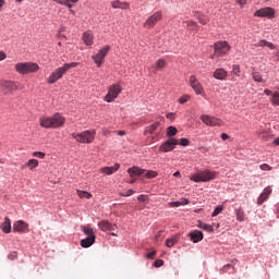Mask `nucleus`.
<instances>
[{
  "label": "nucleus",
  "instance_id": "4d7b16f0",
  "mask_svg": "<svg viewBox=\"0 0 279 279\" xmlns=\"http://www.w3.org/2000/svg\"><path fill=\"white\" fill-rule=\"evenodd\" d=\"M54 3H59V5H65V3L69 1V0H53Z\"/></svg>",
  "mask_w": 279,
  "mask_h": 279
},
{
  "label": "nucleus",
  "instance_id": "5701e85b",
  "mask_svg": "<svg viewBox=\"0 0 279 279\" xmlns=\"http://www.w3.org/2000/svg\"><path fill=\"white\" fill-rule=\"evenodd\" d=\"M94 39H95V36H93V32L87 31L83 34L84 44L87 45L88 47H90V45H93Z\"/></svg>",
  "mask_w": 279,
  "mask_h": 279
},
{
  "label": "nucleus",
  "instance_id": "f03ea898",
  "mask_svg": "<svg viewBox=\"0 0 279 279\" xmlns=\"http://www.w3.org/2000/svg\"><path fill=\"white\" fill-rule=\"evenodd\" d=\"M75 66H80V63L71 62V63L63 64V66H61V68H58L50 74V76L48 78V84H56V82L58 80H61L62 75H64V73H66V71H69L70 69H75Z\"/></svg>",
  "mask_w": 279,
  "mask_h": 279
},
{
  "label": "nucleus",
  "instance_id": "6e6d98bb",
  "mask_svg": "<svg viewBox=\"0 0 279 279\" xmlns=\"http://www.w3.org/2000/svg\"><path fill=\"white\" fill-rule=\"evenodd\" d=\"M167 119H170V121H174L175 120V113L173 112H170V113H167Z\"/></svg>",
  "mask_w": 279,
  "mask_h": 279
},
{
  "label": "nucleus",
  "instance_id": "7ed1b4c3",
  "mask_svg": "<svg viewBox=\"0 0 279 279\" xmlns=\"http://www.w3.org/2000/svg\"><path fill=\"white\" fill-rule=\"evenodd\" d=\"M219 172L211 170H202L190 177L192 182H210V180H217Z\"/></svg>",
  "mask_w": 279,
  "mask_h": 279
},
{
  "label": "nucleus",
  "instance_id": "338daca9",
  "mask_svg": "<svg viewBox=\"0 0 279 279\" xmlns=\"http://www.w3.org/2000/svg\"><path fill=\"white\" fill-rule=\"evenodd\" d=\"M3 5H5V1L4 0H0V10L3 8Z\"/></svg>",
  "mask_w": 279,
  "mask_h": 279
},
{
  "label": "nucleus",
  "instance_id": "9d476101",
  "mask_svg": "<svg viewBox=\"0 0 279 279\" xmlns=\"http://www.w3.org/2000/svg\"><path fill=\"white\" fill-rule=\"evenodd\" d=\"M108 51H110V46H105L100 50H98L96 54L92 57L95 64H97L98 68L101 66V64H104V60L106 56H108Z\"/></svg>",
  "mask_w": 279,
  "mask_h": 279
},
{
  "label": "nucleus",
  "instance_id": "1a4fd4ad",
  "mask_svg": "<svg viewBox=\"0 0 279 279\" xmlns=\"http://www.w3.org/2000/svg\"><path fill=\"white\" fill-rule=\"evenodd\" d=\"M201 120L205 125H209L210 128H221V125H223V121H221V119L208 114L201 116Z\"/></svg>",
  "mask_w": 279,
  "mask_h": 279
},
{
  "label": "nucleus",
  "instance_id": "6e6552de",
  "mask_svg": "<svg viewBox=\"0 0 279 279\" xmlns=\"http://www.w3.org/2000/svg\"><path fill=\"white\" fill-rule=\"evenodd\" d=\"M254 16L259 19H276V9L271 7H265L255 11Z\"/></svg>",
  "mask_w": 279,
  "mask_h": 279
},
{
  "label": "nucleus",
  "instance_id": "5fc2aeb1",
  "mask_svg": "<svg viewBox=\"0 0 279 279\" xmlns=\"http://www.w3.org/2000/svg\"><path fill=\"white\" fill-rule=\"evenodd\" d=\"M138 202H145L146 199H148V196L145 195V194H141L138 197H137Z\"/></svg>",
  "mask_w": 279,
  "mask_h": 279
},
{
  "label": "nucleus",
  "instance_id": "4c0bfd02",
  "mask_svg": "<svg viewBox=\"0 0 279 279\" xmlns=\"http://www.w3.org/2000/svg\"><path fill=\"white\" fill-rule=\"evenodd\" d=\"M252 76H253L254 82H258V83L265 82L263 80V75H260L258 72L253 71Z\"/></svg>",
  "mask_w": 279,
  "mask_h": 279
},
{
  "label": "nucleus",
  "instance_id": "2f4dec72",
  "mask_svg": "<svg viewBox=\"0 0 279 279\" xmlns=\"http://www.w3.org/2000/svg\"><path fill=\"white\" fill-rule=\"evenodd\" d=\"M198 228H201V230H205V232H214L215 230L213 226L202 221H198Z\"/></svg>",
  "mask_w": 279,
  "mask_h": 279
},
{
  "label": "nucleus",
  "instance_id": "79ce46f5",
  "mask_svg": "<svg viewBox=\"0 0 279 279\" xmlns=\"http://www.w3.org/2000/svg\"><path fill=\"white\" fill-rule=\"evenodd\" d=\"M148 179L151 178H157L158 177V172L154 171V170H148L145 174Z\"/></svg>",
  "mask_w": 279,
  "mask_h": 279
},
{
  "label": "nucleus",
  "instance_id": "412c9836",
  "mask_svg": "<svg viewBox=\"0 0 279 279\" xmlns=\"http://www.w3.org/2000/svg\"><path fill=\"white\" fill-rule=\"evenodd\" d=\"M128 173L130 174V178H136V175H143V173H145V169L132 167L128 169Z\"/></svg>",
  "mask_w": 279,
  "mask_h": 279
},
{
  "label": "nucleus",
  "instance_id": "9b49d317",
  "mask_svg": "<svg viewBox=\"0 0 279 279\" xmlns=\"http://www.w3.org/2000/svg\"><path fill=\"white\" fill-rule=\"evenodd\" d=\"M0 87L5 93H14V90L23 89V87H21V84L16 83V82H12V81H2L0 83Z\"/></svg>",
  "mask_w": 279,
  "mask_h": 279
},
{
  "label": "nucleus",
  "instance_id": "37998d69",
  "mask_svg": "<svg viewBox=\"0 0 279 279\" xmlns=\"http://www.w3.org/2000/svg\"><path fill=\"white\" fill-rule=\"evenodd\" d=\"M223 210V207L217 206L215 210L211 214V217H217V215H220V213Z\"/></svg>",
  "mask_w": 279,
  "mask_h": 279
},
{
  "label": "nucleus",
  "instance_id": "473e14b6",
  "mask_svg": "<svg viewBox=\"0 0 279 279\" xmlns=\"http://www.w3.org/2000/svg\"><path fill=\"white\" fill-rule=\"evenodd\" d=\"M165 66H167V61H165V59L157 60L155 63L154 73H156V71H159L160 69H165Z\"/></svg>",
  "mask_w": 279,
  "mask_h": 279
},
{
  "label": "nucleus",
  "instance_id": "0e129e2a",
  "mask_svg": "<svg viewBox=\"0 0 279 279\" xmlns=\"http://www.w3.org/2000/svg\"><path fill=\"white\" fill-rule=\"evenodd\" d=\"M118 136H125V131H118Z\"/></svg>",
  "mask_w": 279,
  "mask_h": 279
},
{
  "label": "nucleus",
  "instance_id": "7c9ffc66",
  "mask_svg": "<svg viewBox=\"0 0 279 279\" xmlns=\"http://www.w3.org/2000/svg\"><path fill=\"white\" fill-rule=\"evenodd\" d=\"M172 208H179V206H186L189 204V199L182 198L181 201L169 203Z\"/></svg>",
  "mask_w": 279,
  "mask_h": 279
},
{
  "label": "nucleus",
  "instance_id": "a211bd4d",
  "mask_svg": "<svg viewBox=\"0 0 279 279\" xmlns=\"http://www.w3.org/2000/svg\"><path fill=\"white\" fill-rule=\"evenodd\" d=\"M189 236L193 243H199V241H204V233L199 230H194L193 232H190Z\"/></svg>",
  "mask_w": 279,
  "mask_h": 279
},
{
  "label": "nucleus",
  "instance_id": "e433bc0d",
  "mask_svg": "<svg viewBox=\"0 0 279 279\" xmlns=\"http://www.w3.org/2000/svg\"><path fill=\"white\" fill-rule=\"evenodd\" d=\"M270 101L272 106H279V92L272 94Z\"/></svg>",
  "mask_w": 279,
  "mask_h": 279
},
{
  "label": "nucleus",
  "instance_id": "4468645a",
  "mask_svg": "<svg viewBox=\"0 0 279 279\" xmlns=\"http://www.w3.org/2000/svg\"><path fill=\"white\" fill-rule=\"evenodd\" d=\"M175 145H178V140L169 138L165 143H162L159 147V151L168 153L173 151L175 149Z\"/></svg>",
  "mask_w": 279,
  "mask_h": 279
},
{
  "label": "nucleus",
  "instance_id": "8fccbe9b",
  "mask_svg": "<svg viewBox=\"0 0 279 279\" xmlns=\"http://www.w3.org/2000/svg\"><path fill=\"white\" fill-rule=\"evenodd\" d=\"M134 190H128L125 193H121L122 197H130V195H134Z\"/></svg>",
  "mask_w": 279,
  "mask_h": 279
},
{
  "label": "nucleus",
  "instance_id": "49530a36",
  "mask_svg": "<svg viewBox=\"0 0 279 279\" xmlns=\"http://www.w3.org/2000/svg\"><path fill=\"white\" fill-rule=\"evenodd\" d=\"M259 169H262V171H271L272 168L268 163H263L259 166Z\"/></svg>",
  "mask_w": 279,
  "mask_h": 279
},
{
  "label": "nucleus",
  "instance_id": "39448f33",
  "mask_svg": "<svg viewBox=\"0 0 279 279\" xmlns=\"http://www.w3.org/2000/svg\"><path fill=\"white\" fill-rule=\"evenodd\" d=\"M97 133L95 131H84L82 133L72 134V138H75V141L77 143H86V144H90L93 143V141H95V135Z\"/></svg>",
  "mask_w": 279,
  "mask_h": 279
},
{
  "label": "nucleus",
  "instance_id": "2eb2a0df",
  "mask_svg": "<svg viewBox=\"0 0 279 279\" xmlns=\"http://www.w3.org/2000/svg\"><path fill=\"white\" fill-rule=\"evenodd\" d=\"M190 86L193 88L196 95H202L204 87H202V84H199V81H197L195 75L190 76Z\"/></svg>",
  "mask_w": 279,
  "mask_h": 279
},
{
  "label": "nucleus",
  "instance_id": "ea45409f",
  "mask_svg": "<svg viewBox=\"0 0 279 279\" xmlns=\"http://www.w3.org/2000/svg\"><path fill=\"white\" fill-rule=\"evenodd\" d=\"M178 134V129L175 126H169L167 129V136H175Z\"/></svg>",
  "mask_w": 279,
  "mask_h": 279
},
{
  "label": "nucleus",
  "instance_id": "c9c22d12",
  "mask_svg": "<svg viewBox=\"0 0 279 279\" xmlns=\"http://www.w3.org/2000/svg\"><path fill=\"white\" fill-rule=\"evenodd\" d=\"M231 73H232V75H235L236 77H241V66L239 64H234L232 66Z\"/></svg>",
  "mask_w": 279,
  "mask_h": 279
},
{
  "label": "nucleus",
  "instance_id": "cd10ccee",
  "mask_svg": "<svg viewBox=\"0 0 279 279\" xmlns=\"http://www.w3.org/2000/svg\"><path fill=\"white\" fill-rule=\"evenodd\" d=\"M184 24L190 32H197V27H199L195 21H185Z\"/></svg>",
  "mask_w": 279,
  "mask_h": 279
},
{
  "label": "nucleus",
  "instance_id": "774afa93",
  "mask_svg": "<svg viewBox=\"0 0 279 279\" xmlns=\"http://www.w3.org/2000/svg\"><path fill=\"white\" fill-rule=\"evenodd\" d=\"M274 144L279 145V137L275 138Z\"/></svg>",
  "mask_w": 279,
  "mask_h": 279
},
{
  "label": "nucleus",
  "instance_id": "58836bf2",
  "mask_svg": "<svg viewBox=\"0 0 279 279\" xmlns=\"http://www.w3.org/2000/svg\"><path fill=\"white\" fill-rule=\"evenodd\" d=\"M83 232L87 236H95V231H93V228L90 227H83Z\"/></svg>",
  "mask_w": 279,
  "mask_h": 279
},
{
  "label": "nucleus",
  "instance_id": "c03bdc74",
  "mask_svg": "<svg viewBox=\"0 0 279 279\" xmlns=\"http://www.w3.org/2000/svg\"><path fill=\"white\" fill-rule=\"evenodd\" d=\"M111 8H113L114 10H119L121 8V1L119 0L111 1Z\"/></svg>",
  "mask_w": 279,
  "mask_h": 279
},
{
  "label": "nucleus",
  "instance_id": "4be33fe9",
  "mask_svg": "<svg viewBox=\"0 0 279 279\" xmlns=\"http://www.w3.org/2000/svg\"><path fill=\"white\" fill-rule=\"evenodd\" d=\"M1 228L4 234H10V232H12V221L8 217H5L4 221L1 225Z\"/></svg>",
  "mask_w": 279,
  "mask_h": 279
},
{
  "label": "nucleus",
  "instance_id": "dca6fc26",
  "mask_svg": "<svg viewBox=\"0 0 279 279\" xmlns=\"http://www.w3.org/2000/svg\"><path fill=\"white\" fill-rule=\"evenodd\" d=\"M269 195H271V186H267L262 194L259 195V197L257 198V205L258 206H263V203L267 202V199H269Z\"/></svg>",
  "mask_w": 279,
  "mask_h": 279
},
{
  "label": "nucleus",
  "instance_id": "a18cd8bd",
  "mask_svg": "<svg viewBox=\"0 0 279 279\" xmlns=\"http://www.w3.org/2000/svg\"><path fill=\"white\" fill-rule=\"evenodd\" d=\"M189 99H191V96H189V95L181 96L179 98V104H186V101H189Z\"/></svg>",
  "mask_w": 279,
  "mask_h": 279
},
{
  "label": "nucleus",
  "instance_id": "b1692460",
  "mask_svg": "<svg viewBox=\"0 0 279 279\" xmlns=\"http://www.w3.org/2000/svg\"><path fill=\"white\" fill-rule=\"evenodd\" d=\"M194 16L196 19H198V23H201V25H208V22L210 21V19H208V16L195 11L194 12Z\"/></svg>",
  "mask_w": 279,
  "mask_h": 279
},
{
  "label": "nucleus",
  "instance_id": "13d9d810",
  "mask_svg": "<svg viewBox=\"0 0 279 279\" xmlns=\"http://www.w3.org/2000/svg\"><path fill=\"white\" fill-rule=\"evenodd\" d=\"M8 58V54H5L3 51H0V62L5 60Z\"/></svg>",
  "mask_w": 279,
  "mask_h": 279
},
{
  "label": "nucleus",
  "instance_id": "bf43d9fd",
  "mask_svg": "<svg viewBox=\"0 0 279 279\" xmlns=\"http://www.w3.org/2000/svg\"><path fill=\"white\" fill-rule=\"evenodd\" d=\"M220 138H222V141H228L230 138V136H228V134H226V133H222L220 135Z\"/></svg>",
  "mask_w": 279,
  "mask_h": 279
},
{
  "label": "nucleus",
  "instance_id": "09e8293b",
  "mask_svg": "<svg viewBox=\"0 0 279 279\" xmlns=\"http://www.w3.org/2000/svg\"><path fill=\"white\" fill-rule=\"evenodd\" d=\"M19 256V253L16 252H11L9 255H8V258L9 260H15V258H17Z\"/></svg>",
  "mask_w": 279,
  "mask_h": 279
},
{
  "label": "nucleus",
  "instance_id": "a19ab883",
  "mask_svg": "<svg viewBox=\"0 0 279 279\" xmlns=\"http://www.w3.org/2000/svg\"><path fill=\"white\" fill-rule=\"evenodd\" d=\"M178 145H182V147H189V145H191V141H189V138H181L178 140Z\"/></svg>",
  "mask_w": 279,
  "mask_h": 279
},
{
  "label": "nucleus",
  "instance_id": "20e7f679",
  "mask_svg": "<svg viewBox=\"0 0 279 279\" xmlns=\"http://www.w3.org/2000/svg\"><path fill=\"white\" fill-rule=\"evenodd\" d=\"M39 66L37 63L26 62V63H16L15 71L22 75H27L29 73H36Z\"/></svg>",
  "mask_w": 279,
  "mask_h": 279
},
{
  "label": "nucleus",
  "instance_id": "a878e982",
  "mask_svg": "<svg viewBox=\"0 0 279 279\" xmlns=\"http://www.w3.org/2000/svg\"><path fill=\"white\" fill-rule=\"evenodd\" d=\"M255 47H268V49H271V50L276 49V45L265 39H262L257 44H255Z\"/></svg>",
  "mask_w": 279,
  "mask_h": 279
},
{
  "label": "nucleus",
  "instance_id": "6ab92c4d",
  "mask_svg": "<svg viewBox=\"0 0 279 279\" xmlns=\"http://www.w3.org/2000/svg\"><path fill=\"white\" fill-rule=\"evenodd\" d=\"M215 80L223 81L226 77H228V71H226L223 68H218L214 72Z\"/></svg>",
  "mask_w": 279,
  "mask_h": 279
},
{
  "label": "nucleus",
  "instance_id": "f3484780",
  "mask_svg": "<svg viewBox=\"0 0 279 279\" xmlns=\"http://www.w3.org/2000/svg\"><path fill=\"white\" fill-rule=\"evenodd\" d=\"M98 228L102 232H111L112 230H116L117 226L110 223L108 220H102L98 222Z\"/></svg>",
  "mask_w": 279,
  "mask_h": 279
},
{
  "label": "nucleus",
  "instance_id": "f257e3e1",
  "mask_svg": "<svg viewBox=\"0 0 279 279\" xmlns=\"http://www.w3.org/2000/svg\"><path fill=\"white\" fill-rule=\"evenodd\" d=\"M66 119L61 113H54L52 117H41L39 123L41 128L56 130L64 125Z\"/></svg>",
  "mask_w": 279,
  "mask_h": 279
},
{
  "label": "nucleus",
  "instance_id": "c85d7f7f",
  "mask_svg": "<svg viewBox=\"0 0 279 279\" xmlns=\"http://www.w3.org/2000/svg\"><path fill=\"white\" fill-rule=\"evenodd\" d=\"M160 126V122H155L146 128L145 134H154L158 128Z\"/></svg>",
  "mask_w": 279,
  "mask_h": 279
},
{
  "label": "nucleus",
  "instance_id": "603ef678",
  "mask_svg": "<svg viewBox=\"0 0 279 279\" xmlns=\"http://www.w3.org/2000/svg\"><path fill=\"white\" fill-rule=\"evenodd\" d=\"M130 8V3L128 2H120V10H128Z\"/></svg>",
  "mask_w": 279,
  "mask_h": 279
},
{
  "label": "nucleus",
  "instance_id": "f704fd0d",
  "mask_svg": "<svg viewBox=\"0 0 279 279\" xmlns=\"http://www.w3.org/2000/svg\"><path fill=\"white\" fill-rule=\"evenodd\" d=\"M179 239L178 236H172L166 240L167 247H173L178 243Z\"/></svg>",
  "mask_w": 279,
  "mask_h": 279
},
{
  "label": "nucleus",
  "instance_id": "aec40b11",
  "mask_svg": "<svg viewBox=\"0 0 279 279\" xmlns=\"http://www.w3.org/2000/svg\"><path fill=\"white\" fill-rule=\"evenodd\" d=\"M121 165L116 163L112 167H104L100 169L101 173H106V175H112V173H117L119 171Z\"/></svg>",
  "mask_w": 279,
  "mask_h": 279
},
{
  "label": "nucleus",
  "instance_id": "423d86ee",
  "mask_svg": "<svg viewBox=\"0 0 279 279\" xmlns=\"http://www.w3.org/2000/svg\"><path fill=\"white\" fill-rule=\"evenodd\" d=\"M232 49L230 44L226 40L216 41L214 44V51L218 58H223Z\"/></svg>",
  "mask_w": 279,
  "mask_h": 279
},
{
  "label": "nucleus",
  "instance_id": "680f3d73",
  "mask_svg": "<svg viewBox=\"0 0 279 279\" xmlns=\"http://www.w3.org/2000/svg\"><path fill=\"white\" fill-rule=\"evenodd\" d=\"M65 5H66V8H70V10H71V8H73V4L71 3V0H68Z\"/></svg>",
  "mask_w": 279,
  "mask_h": 279
},
{
  "label": "nucleus",
  "instance_id": "f8f14e48",
  "mask_svg": "<svg viewBox=\"0 0 279 279\" xmlns=\"http://www.w3.org/2000/svg\"><path fill=\"white\" fill-rule=\"evenodd\" d=\"M158 21H162V12L161 11H157L153 15H150L144 23V26L148 27V28L155 27L156 23H158Z\"/></svg>",
  "mask_w": 279,
  "mask_h": 279
},
{
  "label": "nucleus",
  "instance_id": "e2e57ef3",
  "mask_svg": "<svg viewBox=\"0 0 279 279\" xmlns=\"http://www.w3.org/2000/svg\"><path fill=\"white\" fill-rule=\"evenodd\" d=\"M264 93H265V95H267V96L274 95V93H272L271 90H269V89H265Z\"/></svg>",
  "mask_w": 279,
  "mask_h": 279
},
{
  "label": "nucleus",
  "instance_id": "052dcab7",
  "mask_svg": "<svg viewBox=\"0 0 279 279\" xmlns=\"http://www.w3.org/2000/svg\"><path fill=\"white\" fill-rule=\"evenodd\" d=\"M154 256H156V251H153L147 254V258H154Z\"/></svg>",
  "mask_w": 279,
  "mask_h": 279
},
{
  "label": "nucleus",
  "instance_id": "3c124183",
  "mask_svg": "<svg viewBox=\"0 0 279 279\" xmlns=\"http://www.w3.org/2000/svg\"><path fill=\"white\" fill-rule=\"evenodd\" d=\"M163 264H165V262L162 259H157L154 263V267H162Z\"/></svg>",
  "mask_w": 279,
  "mask_h": 279
},
{
  "label": "nucleus",
  "instance_id": "0eeeda50",
  "mask_svg": "<svg viewBox=\"0 0 279 279\" xmlns=\"http://www.w3.org/2000/svg\"><path fill=\"white\" fill-rule=\"evenodd\" d=\"M122 90L123 88L121 87L120 84H113L109 86L108 94L105 96V101H107V104H111V101H114L117 97L121 95Z\"/></svg>",
  "mask_w": 279,
  "mask_h": 279
},
{
  "label": "nucleus",
  "instance_id": "bb28decb",
  "mask_svg": "<svg viewBox=\"0 0 279 279\" xmlns=\"http://www.w3.org/2000/svg\"><path fill=\"white\" fill-rule=\"evenodd\" d=\"M95 236H87L81 241L83 247H90L95 243Z\"/></svg>",
  "mask_w": 279,
  "mask_h": 279
},
{
  "label": "nucleus",
  "instance_id": "864d4df0",
  "mask_svg": "<svg viewBox=\"0 0 279 279\" xmlns=\"http://www.w3.org/2000/svg\"><path fill=\"white\" fill-rule=\"evenodd\" d=\"M240 8L247 5V0H235Z\"/></svg>",
  "mask_w": 279,
  "mask_h": 279
},
{
  "label": "nucleus",
  "instance_id": "72a5a7b5",
  "mask_svg": "<svg viewBox=\"0 0 279 279\" xmlns=\"http://www.w3.org/2000/svg\"><path fill=\"white\" fill-rule=\"evenodd\" d=\"M76 193H77V195H78V197L81 198V199H90V197H93V194H90V193H88V192H86V191H80V190H77L76 191Z\"/></svg>",
  "mask_w": 279,
  "mask_h": 279
},
{
  "label": "nucleus",
  "instance_id": "69168bd1",
  "mask_svg": "<svg viewBox=\"0 0 279 279\" xmlns=\"http://www.w3.org/2000/svg\"><path fill=\"white\" fill-rule=\"evenodd\" d=\"M174 178H182V175L180 174V171H177L173 173Z\"/></svg>",
  "mask_w": 279,
  "mask_h": 279
},
{
  "label": "nucleus",
  "instance_id": "393cba45",
  "mask_svg": "<svg viewBox=\"0 0 279 279\" xmlns=\"http://www.w3.org/2000/svg\"><path fill=\"white\" fill-rule=\"evenodd\" d=\"M234 215L236 217V221H240L241 223L242 221H245V211L242 207L234 209Z\"/></svg>",
  "mask_w": 279,
  "mask_h": 279
},
{
  "label": "nucleus",
  "instance_id": "c756f323",
  "mask_svg": "<svg viewBox=\"0 0 279 279\" xmlns=\"http://www.w3.org/2000/svg\"><path fill=\"white\" fill-rule=\"evenodd\" d=\"M25 167H28V169L31 171H33V169H36V167H38V160L37 159H29L25 166H22V169H25Z\"/></svg>",
  "mask_w": 279,
  "mask_h": 279
},
{
  "label": "nucleus",
  "instance_id": "de8ad7c7",
  "mask_svg": "<svg viewBox=\"0 0 279 279\" xmlns=\"http://www.w3.org/2000/svg\"><path fill=\"white\" fill-rule=\"evenodd\" d=\"M33 156L35 158H40L43 160L45 158V153H43V151H35V153H33Z\"/></svg>",
  "mask_w": 279,
  "mask_h": 279
},
{
  "label": "nucleus",
  "instance_id": "ddd939ff",
  "mask_svg": "<svg viewBox=\"0 0 279 279\" xmlns=\"http://www.w3.org/2000/svg\"><path fill=\"white\" fill-rule=\"evenodd\" d=\"M13 232H19L20 234H25V232H29V223L17 220L13 223Z\"/></svg>",
  "mask_w": 279,
  "mask_h": 279
}]
</instances>
